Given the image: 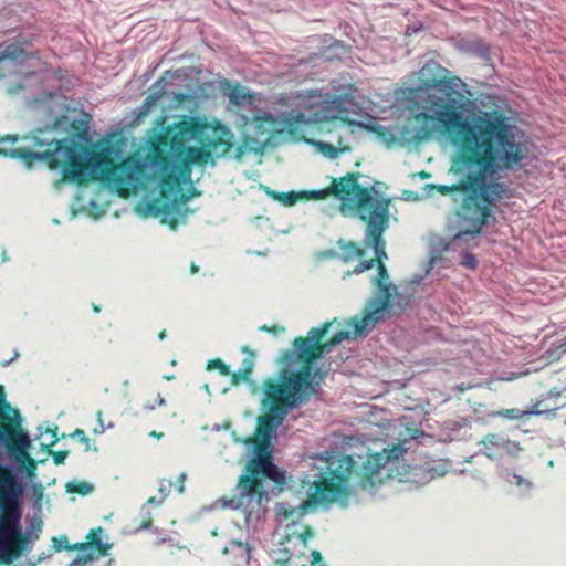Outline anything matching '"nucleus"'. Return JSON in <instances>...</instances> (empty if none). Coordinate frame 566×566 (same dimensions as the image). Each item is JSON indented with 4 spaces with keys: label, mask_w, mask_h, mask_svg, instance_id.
<instances>
[{
    "label": "nucleus",
    "mask_w": 566,
    "mask_h": 566,
    "mask_svg": "<svg viewBox=\"0 0 566 566\" xmlns=\"http://www.w3.org/2000/svg\"><path fill=\"white\" fill-rule=\"evenodd\" d=\"M238 492L239 494L232 499H221L222 506L241 510L248 527H256L266 513L268 492L259 488L253 476H241Z\"/></svg>",
    "instance_id": "0eeeda50"
},
{
    "label": "nucleus",
    "mask_w": 566,
    "mask_h": 566,
    "mask_svg": "<svg viewBox=\"0 0 566 566\" xmlns=\"http://www.w3.org/2000/svg\"><path fill=\"white\" fill-rule=\"evenodd\" d=\"M157 401H158L159 406H164L166 403L165 399L163 397H160V396H158V400Z\"/></svg>",
    "instance_id": "864d4df0"
},
{
    "label": "nucleus",
    "mask_w": 566,
    "mask_h": 566,
    "mask_svg": "<svg viewBox=\"0 0 566 566\" xmlns=\"http://www.w3.org/2000/svg\"><path fill=\"white\" fill-rule=\"evenodd\" d=\"M62 96L57 93L46 92L41 97L28 98L29 106L43 107L46 112L53 113L54 107L61 105Z\"/></svg>",
    "instance_id": "6ab92c4d"
},
{
    "label": "nucleus",
    "mask_w": 566,
    "mask_h": 566,
    "mask_svg": "<svg viewBox=\"0 0 566 566\" xmlns=\"http://www.w3.org/2000/svg\"><path fill=\"white\" fill-rule=\"evenodd\" d=\"M374 266V260L361 261L358 266L353 270V274H360Z\"/></svg>",
    "instance_id": "473e14b6"
},
{
    "label": "nucleus",
    "mask_w": 566,
    "mask_h": 566,
    "mask_svg": "<svg viewBox=\"0 0 566 566\" xmlns=\"http://www.w3.org/2000/svg\"><path fill=\"white\" fill-rule=\"evenodd\" d=\"M418 30H419V28H415L412 30L410 28H408L407 29V34L416 33V32H418Z\"/></svg>",
    "instance_id": "5fc2aeb1"
},
{
    "label": "nucleus",
    "mask_w": 566,
    "mask_h": 566,
    "mask_svg": "<svg viewBox=\"0 0 566 566\" xmlns=\"http://www.w3.org/2000/svg\"><path fill=\"white\" fill-rule=\"evenodd\" d=\"M249 376L247 371H244L242 368L231 374V382L232 385H239L242 381L249 380Z\"/></svg>",
    "instance_id": "2f4dec72"
},
{
    "label": "nucleus",
    "mask_w": 566,
    "mask_h": 566,
    "mask_svg": "<svg viewBox=\"0 0 566 566\" xmlns=\"http://www.w3.org/2000/svg\"><path fill=\"white\" fill-rule=\"evenodd\" d=\"M166 379L170 380L172 377L170 375H167Z\"/></svg>",
    "instance_id": "774afa93"
},
{
    "label": "nucleus",
    "mask_w": 566,
    "mask_h": 566,
    "mask_svg": "<svg viewBox=\"0 0 566 566\" xmlns=\"http://www.w3.org/2000/svg\"><path fill=\"white\" fill-rule=\"evenodd\" d=\"M207 369H219L222 375H230L229 367L226 364H223V361L220 359L210 360L208 363Z\"/></svg>",
    "instance_id": "c85d7f7f"
},
{
    "label": "nucleus",
    "mask_w": 566,
    "mask_h": 566,
    "mask_svg": "<svg viewBox=\"0 0 566 566\" xmlns=\"http://www.w3.org/2000/svg\"><path fill=\"white\" fill-rule=\"evenodd\" d=\"M52 457H53V461L55 464H62L66 457H67V452L66 451H57V452H52Z\"/></svg>",
    "instance_id": "c9c22d12"
},
{
    "label": "nucleus",
    "mask_w": 566,
    "mask_h": 566,
    "mask_svg": "<svg viewBox=\"0 0 566 566\" xmlns=\"http://www.w3.org/2000/svg\"><path fill=\"white\" fill-rule=\"evenodd\" d=\"M39 82V77L35 73L28 74L22 78V81L18 85L10 86L8 88L9 94H19L21 91L25 90L27 87L32 86L34 83Z\"/></svg>",
    "instance_id": "5701e85b"
},
{
    "label": "nucleus",
    "mask_w": 566,
    "mask_h": 566,
    "mask_svg": "<svg viewBox=\"0 0 566 566\" xmlns=\"http://www.w3.org/2000/svg\"><path fill=\"white\" fill-rule=\"evenodd\" d=\"M548 467H551V468L554 467V461L553 460L548 461Z\"/></svg>",
    "instance_id": "680f3d73"
},
{
    "label": "nucleus",
    "mask_w": 566,
    "mask_h": 566,
    "mask_svg": "<svg viewBox=\"0 0 566 566\" xmlns=\"http://www.w3.org/2000/svg\"><path fill=\"white\" fill-rule=\"evenodd\" d=\"M492 217V211L488 206L476 205V209L470 219L472 220V228L470 230L460 231L453 237L452 244L461 245L462 242L474 241L481 233L484 226L489 223V219Z\"/></svg>",
    "instance_id": "9d476101"
},
{
    "label": "nucleus",
    "mask_w": 566,
    "mask_h": 566,
    "mask_svg": "<svg viewBox=\"0 0 566 566\" xmlns=\"http://www.w3.org/2000/svg\"><path fill=\"white\" fill-rule=\"evenodd\" d=\"M29 54L18 43H0V71H11L28 59ZM2 74H0V77Z\"/></svg>",
    "instance_id": "ddd939ff"
},
{
    "label": "nucleus",
    "mask_w": 566,
    "mask_h": 566,
    "mask_svg": "<svg viewBox=\"0 0 566 566\" xmlns=\"http://www.w3.org/2000/svg\"><path fill=\"white\" fill-rule=\"evenodd\" d=\"M3 140H10V142H15L17 140V136H7L2 139H0V143H2Z\"/></svg>",
    "instance_id": "a18cd8bd"
},
{
    "label": "nucleus",
    "mask_w": 566,
    "mask_h": 566,
    "mask_svg": "<svg viewBox=\"0 0 566 566\" xmlns=\"http://www.w3.org/2000/svg\"><path fill=\"white\" fill-rule=\"evenodd\" d=\"M143 513L146 514L147 516H149V511L147 510L146 505L143 506L142 509Z\"/></svg>",
    "instance_id": "6e6d98bb"
},
{
    "label": "nucleus",
    "mask_w": 566,
    "mask_h": 566,
    "mask_svg": "<svg viewBox=\"0 0 566 566\" xmlns=\"http://www.w3.org/2000/svg\"><path fill=\"white\" fill-rule=\"evenodd\" d=\"M166 78L161 76L150 87L149 95L145 98L143 104L134 112L136 115L135 122L138 123L149 114L151 108L156 105L158 99L165 94Z\"/></svg>",
    "instance_id": "dca6fc26"
},
{
    "label": "nucleus",
    "mask_w": 566,
    "mask_h": 566,
    "mask_svg": "<svg viewBox=\"0 0 566 566\" xmlns=\"http://www.w3.org/2000/svg\"><path fill=\"white\" fill-rule=\"evenodd\" d=\"M97 419H98L99 424H101V432H104L105 427H104V424L102 422V412L101 411L97 413Z\"/></svg>",
    "instance_id": "79ce46f5"
},
{
    "label": "nucleus",
    "mask_w": 566,
    "mask_h": 566,
    "mask_svg": "<svg viewBox=\"0 0 566 566\" xmlns=\"http://www.w3.org/2000/svg\"><path fill=\"white\" fill-rule=\"evenodd\" d=\"M455 46L465 53H471L480 57H488L489 46L476 36H462L455 40Z\"/></svg>",
    "instance_id": "f3484780"
},
{
    "label": "nucleus",
    "mask_w": 566,
    "mask_h": 566,
    "mask_svg": "<svg viewBox=\"0 0 566 566\" xmlns=\"http://www.w3.org/2000/svg\"><path fill=\"white\" fill-rule=\"evenodd\" d=\"M18 410L12 409L7 402L0 405V418L8 421H15L19 419Z\"/></svg>",
    "instance_id": "a878e982"
},
{
    "label": "nucleus",
    "mask_w": 566,
    "mask_h": 566,
    "mask_svg": "<svg viewBox=\"0 0 566 566\" xmlns=\"http://www.w3.org/2000/svg\"><path fill=\"white\" fill-rule=\"evenodd\" d=\"M531 411H539V410L537 409V406H534V408Z\"/></svg>",
    "instance_id": "69168bd1"
},
{
    "label": "nucleus",
    "mask_w": 566,
    "mask_h": 566,
    "mask_svg": "<svg viewBox=\"0 0 566 566\" xmlns=\"http://www.w3.org/2000/svg\"><path fill=\"white\" fill-rule=\"evenodd\" d=\"M235 566H258L256 562L253 563H247V564H235Z\"/></svg>",
    "instance_id": "09e8293b"
},
{
    "label": "nucleus",
    "mask_w": 566,
    "mask_h": 566,
    "mask_svg": "<svg viewBox=\"0 0 566 566\" xmlns=\"http://www.w3.org/2000/svg\"><path fill=\"white\" fill-rule=\"evenodd\" d=\"M353 85H347L344 92L333 98H325L315 106V111L306 114L298 112L291 118L273 115L261 107V98L244 86L230 87L226 94L229 98L228 109L235 116L238 126L244 128V135L256 143H266L274 133L282 132L291 119L296 122H323L331 118L349 120V114H357L359 104L353 93Z\"/></svg>",
    "instance_id": "423d86ee"
},
{
    "label": "nucleus",
    "mask_w": 566,
    "mask_h": 566,
    "mask_svg": "<svg viewBox=\"0 0 566 566\" xmlns=\"http://www.w3.org/2000/svg\"><path fill=\"white\" fill-rule=\"evenodd\" d=\"M252 392H253V394H255V392H256V387H255V386H253V388H252Z\"/></svg>",
    "instance_id": "338daca9"
},
{
    "label": "nucleus",
    "mask_w": 566,
    "mask_h": 566,
    "mask_svg": "<svg viewBox=\"0 0 566 566\" xmlns=\"http://www.w3.org/2000/svg\"><path fill=\"white\" fill-rule=\"evenodd\" d=\"M150 527V522L149 521H145L143 522V524L140 525V528L142 530H147Z\"/></svg>",
    "instance_id": "49530a36"
},
{
    "label": "nucleus",
    "mask_w": 566,
    "mask_h": 566,
    "mask_svg": "<svg viewBox=\"0 0 566 566\" xmlns=\"http://www.w3.org/2000/svg\"><path fill=\"white\" fill-rule=\"evenodd\" d=\"M196 272H198V268L195 264H192L191 265V273H196Z\"/></svg>",
    "instance_id": "13d9d810"
},
{
    "label": "nucleus",
    "mask_w": 566,
    "mask_h": 566,
    "mask_svg": "<svg viewBox=\"0 0 566 566\" xmlns=\"http://www.w3.org/2000/svg\"><path fill=\"white\" fill-rule=\"evenodd\" d=\"M373 189L361 187L355 175L348 174L338 180H334L329 188L313 192L315 198L334 195L342 201L339 209L344 216L358 217L367 222L364 243L366 247L374 248L379 264L378 274L374 279L378 293L367 303L364 317L347 321L346 328L336 331L333 337L324 344H321L322 337L311 348V354L316 359L329 354L334 347L344 340H356L366 337L394 310V296L397 295V287L389 282V275L382 262L384 259H387L386 242L382 234L389 227L390 201L373 197L370 192Z\"/></svg>",
    "instance_id": "20e7f679"
},
{
    "label": "nucleus",
    "mask_w": 566,
    "mask_h": 566,
    "mask_svg": "<svg viewBox=\"0 0 566 566\" xmlns=\"http://www.w3.org/2000/svg\"><path fill=\"white\" fill-rule=\"evenodd\" d=\"M268 193L270 196H272L274 199H277L281 202H283L285 206L294 205L298 198V195H295L294 192H290V193L282 192V193L277 195L274 191H268Z\"/></svg>",
    "instance_id": "bb28decb"
},
{
    "label": "nucleus",
    "mask_w": 566,
    "mask_h": 566,
    "mask_svg": "<svg viewBox=\"0 0 566 566\" xmlns=\"http://www.w3.org/2000/svg\"><path fill=\"white\" fill-rule=\"evenodd\" d=\"M163 500H164L163 497L160 500H158V501L155 497H150L148 500V504H157V505H159L163 502Z\"/></svg>",
    "instance_id": "a19ab883"
},
{
    "label": "nucleus",
    "mask_w": 566,
    "mask_h": 566,
    "mask_svg": "<svg viewBox=\"0 0 566 566\" xmlns=\"http://www.w3.org/2000/svg\"><path fill=\"white\" fill-rule=\"evenodd\" d=\"M544 413V411H523L516 408L506 409L500 412L501 416L507 419H521L525 416H538Z\"/></svg>",
    "instance_id": "b1692460"
},
{
    "label": "nucleus",
    "mask_w": 566,
    "mask_h": 566,
    "mask_svg": "<svg viewBox=\"0 0 566 566\" xmlns=\"http://www.w3.org/2000/svg\"><path fill=\"white\" fill-rule=\"evenodd\" d=\"M52 436H53V440L51 441V444H53L56 440V433L55 432H52Z\"/></svg>",
    "instance_id": "bf43d9fd"
},
{
    "label": "nucleus",
    "mask_w": 566,
    "mask_h": 566,
    "mask_svg": "<svg viewBox=\"0 0 566 566\" xmlns=\"http://www.w3.org/2000/svg\"><path fill=\"white\" fill-rule=\"evenodd\" d=\"M500 476L512 489V491L521 497L528 496L534 489V483L530 479L509 469H503Z\"/></svg>",
    "instance_id": "2eb2a0df"
},
{
    "label": "nucleus",
    "mask_w": 566,
    "mask_h": 566,
    "mask_svg": "<svg viewBox=\"0 0 566 566\" xmlns=\"http://www.w3.org/2000/svg\"><path fill=\"white\" fill-rule=\"evenodd\" d=\"M436 61L418 73L421 86L409 88L408 108L417 120L431 119L448 130L451 144L468 156L465 189L489 206L509 197V187L499 181L502 172L520 169L530 155V138L510 118L496 113H463L461 95L467 84Z\"/></svg>",
    "instance_id": "f03ea898"
},
{
    "label": "nucleus",
    "mask_w": 566,
    "mask_h": 566,
    "mask_svg": "<svg viewBox=\"0 0 566 566\" xmlns=\"http://www.w3.org/2000/svg\"><path fill=\"white\" fill-rule=\"evenodd\" d=\"M41 531V520H33L24 533L20 531L15 542L14 558L28 553L32 548L34 542L39 538Z\"/></svg>",
    "instance_id": "4468645a"
},
{
    "label": "nucleus",
    "mask_w": 566,
    "mask_h": 566,
    "mask_svg": "<svg viewBox=\"0 0 566 566\" xmlns=\"http://www.w3.org/2000/svg\"><path fill=\"white\" fill-rule=\"evenodd\" d=\"M522 447L503 433H489L479 442V452L491 460L517 459Z\"/></svg>",
    "instance_id": "1a4fd4ad"
},
{
    "label": "nucleus",
    "mask_w": 566,
    "mask_h": 566,
    "mask_svg": "<svg viewBox=\"0 0 566 566\" xmlns=\"http://www.w3.org/2000/svg\"><path fill=\"white\" fill-rule=\"evenodd\" d=\"M306 142L308 144H312L319 154H322L324 157L328 159H334L338 155V149L329 143L308 139Z\"/></svg>",
    "instance_id": "412c9836"
},
{
    "label": "nucleus",
    "mask_w": 566,
    "mask_h": 566,
    "mask_svg": "<svg viewBox=\"0 0 566 566\" xmlns=\"http://www.w3.org/2000/svg\"><path fill=\"white\" fill-rule=\"evenodd\" d=\"M75 434H76L77 437L83 436V440H85V441L87 440V439L85 438V433H84V431H83V430H81V429H77V430L75 431Z\"/></svg>",
    "instance_id": "de8ad7c7"
},
{
    "label": "nucleus",
    "mask_w": 566,
    "mask_h": 566,
    "mask_svg": "<svg viewBox=\"0 0 566 566\" xmlns=\"http://www.w3.org/2000/svg\"><path fill=\"white\" fill-rule=\"evenodd\" d=\"M50 556H51V555L49 554V555H46V556H43V557H39V558H38V560H39V562H41V560H43V559H46V558H49Z\"/></svg>",
    "instance_id": "052dcab7"
},
{
    "label": "nucleus",
    "mask_w": 566,
    "mask_h": 566,
    "mask_svg": "<svg viewBox=\"0 0 566 566\" xmlns=\"http://www.w3.org/2000/svg\"><path fill=\"white\" fill-rule=\"evenodd\" d=\"M0 515V559L11 562L14 558L15 542L20 534V507L7 510Z\"/></svg>",
    "instance_id": "6e6552de"
},
{
    "label": "nucleus",
    "mask_w": 566,
    "mask_h": 566,
    "mask_svg": "<svg viewBox=\"0 0 566 566\" xmlns=\"http://www.w3.org/2000/svg\"><path fill=\"white\" fill-rule=\"evenodd\" d=\"M52 543L53 548L56 552H60L62 549H78V554L70 563L69 566H87L97 557L95 555L94 547H92L91 544H80L70 546L66 536H61L60 538L53 537Z\"/></svg>",
    "instance_id": "9b49d317"
},
{
    "label": "nucleus",
    "mask_w": 566,
    "mask_h": 566,
    "mask_svg": "<svg viewBox=\"0 0 566 566\" xmlns=\"http://www.w3.org/2000/svg\"><path fill=\"white\" fill-rule=\"evenodd\" d=\"M3 402H6L4 390H3V387L0 386V405H2Z\"/></svg>",
    "instance_id": "37998d69"
},
{
    "label": "nucleus",
    "mask_w": 566,
    "mask_h": 566,
    "mask_svg": "<svg viewBox=\"0 0 566 566\" xmlns=\"http://www.w3.org/2000/svg\"><path fill=\"white\" fill-rule=\"evenodd\" d=\"M364 255V251L356 248L354 244H350L348 245L347 248V254L345 256V260H349V259H353V258H356V256H363Z\"/></svg>",
    "instance_id": "72a5a7b5"
},
{
    "label": "nucleus",
    "mask_w": 566,
    "mask_h": 566,
    "mask_svg": "<svg viewBox=\"0 0 566 566\" xmlns=\"http://www.w3.org/2000/svg\"><path fill=\"white\" fill-rule=\"evenodd\" d=\"M402 454L401 448H394L389 452L384 450L382 453H375L368 457L367 463L368 465L375 464L376 469L385 465L391 459H398V457Z\"/></svg>",
    "instance_id": "aec40b11"
},
{
    "label": "nucleus",
    "mask_w": 566,
    "mask_h": 566,
    "mask_svg": "<svg viewBox=\"0 0 566 566\" xmlns=\"http://www.w3.org/2000/svg\"><path fill=\"white\" fill-rule=\"evenodd\" d=\"M10 434H12V431L10 429L8 431L0 430V441L8 442Z\"/></svg>",
    "instance_id": "58836bf2"
},
{
    "label": "nucleus",
    "mask_w": 566,
    "mask_h": 566,
    "mask_svg": "<svg viewBox=\"0 0 566 566\" xmlns=\"http://www.w3.org/2000/svg\"><path fill=\"white\" fill-rule=\"evenodd\" d=\"M21 489L12 475L0 474V505L2 510L19 507Z\"/></svg>",
    "instance_id": "f8f14e48"
},
{
    "label": "nucleus",
    "mask_w": 566,
    "mask_h": 566,
    "mask_svg": "<svg viewBox=\"0 0 566 566\" xmlns=\"http://www.w3.org/2000/svg\"><path fill=\"white\" fill-rule=\"evenodd\" d=\"M186 478H187V474L186 473H181L179 476H178V482H179V493H182L184 490H185V481H186Z\"/></svg>",
    "instance_id": "4c0bfd02"
},
{
    "label": "nucleus",
    "mask_w": 566,
    "mask_h": 566,
    "mask_svg": "<svg viewBox=\"0 0 566 566\" xmlns=\"http://www.w3.org/2000/svg\"><path fill=\"white\" fill-rule=\"evenodd\" d=\"M67 491L86 495L93 491V486L87 482L73 481L67 483Z\"/></svg>",
    "instance_id": "393cba45"
},
{
    "label": "nucleus",
    "mask_w": 566,
    "mask_h": 566,
    "mask_svg": "<svg viewBox=\"0 0 566 566\" xmlns=\"http://www.w3.org/2000/svg\"><path fill=\"white\" fill-rule=\"evenodd\" d=\"M441 253H442V251L431 253V256H430V260L428 263L427 273H429L436 266H442L443 258H442Z\"/></svg>",
    "instance_id": "c756f323"
},
{
    "label": "nucleus",
    "mask_w": 566,
    "mask_h": 566,
    "mask_svg": "<svg viewBox=\"0 0 566 566\" xmlns=\"http://www.w3.org/2000/svg\"><path fill=\"white\" fill-rule=\"evenodd\" d=\"M30 437L27 432H20L19 434V443H18V452L22 455L28 458V448L30 447Z\"/></svg>",
    "instance_id": "cd10ccee"
},
{
    "label": "nucleus",
    "mask_w": 566,
    "mask_h": 566,
    "mask_svg": "<svg viewBox=\"0 0 566 566\" xmlns=\"http://www.w3.org/2000/svg\"><path fill=\"white\" fill-rule=\"evenodd\" d=\"M56 124L46 129H38L32 137L36 146H50L44 153L11 150L12 156L24 159H46L51 169L62 168L64 180L80 181L93 172H99L108 188L122 197L146 195L137 206L143 217L161 218V222L176 229L185 222L189 209L186 202L191 198V168L205 165L212 155L222 156L232 147L233 134L226 127H213L206 118L184 116L175 124L170 140L169 158L163 156L159 147L154 149V158L133 155L119 165L104 163L99 155L77 149L73 140H61L55 136Z\"/></svg>",
    "instance_id": "f257e3e1"
},
{
    "label": "nucleus",
    "mask_w": 566,
    "mask_h": 566,
    "mask_svg": "<svg viewBox=\"0 0 566 566\" xmlns=\"http://www.w3.org/2000/svg\"><path fill=\"white\" fill-rule=\"evenodd\" d=\"M18 357H19V352H18V350H15V352H14V356H13V358H11L9 361L3 363V366H8L11 361H13L14 359H17Z\"/></svg>",
    "instance_id": "c03bdc74"
},
{
    "label": "nucleus",
    "mask_w": 566,
    "mask_h": 566,
    "mask_svg": "<svg viewBox=\"0 0 566 566\" xmlns=\"http://www.w3.org/2000/svg\"><path fill=\"white\" fill-rule=\"evenodd\" d=\"M39 431H40V434H39L36 438H39V437H41V436H42V432H43V431H42V427H39Z\"/></svg>",
    "instance_id": "0e129e2a"
},
{
    "label": "nucleus",
    "mask_w": 566,
    "mask_h": 566,
    "mask_svg": "<svg viewBox=\"0 0 566 566\" xmlns=\"http://www.w3.org/2000/svg\"><path fill=\"white\" fill-rule=\"evenodd\" d=\"M93 308H94V312H96V313H98L101 311L98 306H94Z\"/></svg>",
    "instance_id": "e2e57ef3"
},
{
    "label": "nucleus",
    "mask_w": 566,
    "mask_h": 566,
    "mask_svg": "<svg viewBox=\"0 0 566 566\" xmlns=\"http://www.w3.org/2000/svg\"><path fill=\"white\" fill-rule=\"evenodd\" d=\"M172 486L171 481H160L159 483V492L161 493V497L165 499L168 493L170 492V489Z\"/></svg>",
    "instance_id": "f704fd0d"
},
{
    "label": "nucleus",
    "mask_w": 566,
    "mask_h": 566,
    "mask_svg": "<svg viewBox=\"0 0 566 566\" xmlns=\"http://www.w3.org/2000/svg\"><path fill=\"white\" fill-rule=\"evenodd\" d=\"M253 365H254V360H253V357H248L243 360V364H242V369L244 371H247L248 375L251 374L252 371V368H253Z\"/></svg>",
    "instance_id": "e433bc0d"
},
{
    "label": "nucleus",
    "mask_w": 566,
    "mask_h": 566,
    "mask_svg": "<svg viewBox=\"0 0 566 566\" xmlns=\"http://www.w3.org/2000/svg\"><path fill=\"white\" fill-rule=\"evenodd\" d=\"M559 348L563 350V352H566V338L563 339L562 344L559 345Z\"/></svg>",
    "instance_id": "8fccbe9b"
},
{
    "label": "nucleus",
    "mask_w": 566,
    "mask_h": 566,
    "mask_svg": "<svg viewBox=\"0 0 566 566\" xmlns=\"http://www.w3.org/2000/svg\"><path fill=\"white\" fill-rule=\"evenodd\" d=\"M458 189L457 187H448V186H439V191L442 193V195H447L449 192H451L452 190H455Z\"/></svg>",
    "instance_id": "ea45409f"
},
{
    "label": "nucleus",
    "mask_w": 566,
    "mask_h": 566,
    "mask_svg": "<svg viewBox=\"0 0 566 566\" xmlns=\"http://www.w3.org/2000/svg\"><path fill=\"white\" fill-rule=\"evenodd\" d=\"M223 554L233 555V558L237 560V564H247L251 562V548L248 543L242 541H231L223 548Z\"/></svg>",
    "instance_id": "a211bd4d"
},
{
    "label": "nucleus",
    "mask_w": 566,
    "mask_h": 566,
    "mask_svg": "<svg viewBox=\"0 0 566 566\" xmlns=\"http://www.w3.org/2000/svg\"><path fill=\"white\" fill-rule=\"evenodd\" d=\"M355 437H338L331 450L313 457L312 469L305 474L301 493L307 497L298 505L280 503L276 507L277 526L274 532L275 544L270 557L275 566H313L322 562V555L312 551V560L306 556L307 542L314 536L313 531L302 523L307 506L326 502H343L349 495L348 476L356 461L363 454L350 451Z\"/></svg>",
    "instance_id": "7ed1b4c3"
},
{
    "label": "nucleus",
    "mask_w": 566,
    "mask_h": 566,
    "mask_svg": "<svg viewBox=\"0 0 566 566\" xmlns=\"http://www.w3.org/2000/svg\"><path fill=\"white\" fill-rule=\"evenodd\" d=\"M103 528L98 527L97 530H92L87 538L91 539L88 544H91L92 547L95 545L96 548L104 554L109 549L111 545L106 542H103Z\"/></svg>",
    "instance_id": "4be33fe9"
},
{
    "label": "nucleus",
    "mask_w": 566,
    "mask_h": 566,
    "mask_svg": "<svg viewBox=\"0 0 566 566\" xmlns=\"http://www.w3.org/2000/svg\"><path fill=\"white\" fill-rule=\"evenodd\" d=\"M460 264L467 269L474 270L478 266V260L472 253H465Z\"/></svg>",
    "instance_id": "7c9ffc66"
},
{
    "label": "nucleus",
    "mask_w": 566,
    "mask_h": 566,
    "mask_svg": "<svg viewBox=\"0 0 566 566\" xmlns=\"http://www.w3.org/2000/svg\"><path fill=\"white\" fill-rule=\"evenodd\" d=\"M150 436L160 439L163 437V433H157L156 431H153Z\"/></svg>",
    "instance_id": "603ef678"
},
{
    "label": "nucleus",
    "mask_w": 566,
    "mask_h": 566,
    "mask_svg": "<svg viewBox=\"0 0 566 566\" xmlns=\"http://www.w3.org/2000/svg\"><path fill=\"white\" fill-rule=\"evenodd\" d=\"M166 338V332L163 331L160 334H159V339L163 340Z\"/></svg>",
    "instance_id": "4d7b16f0"
},
{
    "label": "nucleus",
    "mask_w": 566,
    "mask_h": 566,
    "mask_svg": "<svg viewBox=\"0 0 566 566\" xmlns=\"http://www.w3.org/2000/svg\"><path fill=\"white\" fill-rule=\"evenodd\" d=\"M334 325H340L335 318L319 327L312 328L307 337L296 338L294 348L289 355V361L276 381L268 379L263 384V397L261 399L264 415L259 417L258 433L261 438L255 448L254 455L249 462V473L242 476H253L263 488L262 478H268L281 484L285 481L284 472L272 461L273 444L277 429L285 417L295 408L303 405L314 390L315 380L319 374L316 366L318 359L311 354V348L324 337Z\"/></svg>",
    "instance_id": "39448f33"
},
{
    "label": "nucleus",
    "mask_w": 566,
    "mask_h": 566,
    "mask_svg": "<svg viewBox=\"0 0 566 566\" xmlns=\"http://www.w3.org/2000/svg\"><path fill=\"white\" fill-rule=\"evenodd\" d=\"M166 122V116H161L159 119H157L158 125H164Z\"/></svg>",
    "instance_id": "3c124183"
}]
</instances>
